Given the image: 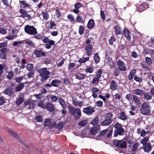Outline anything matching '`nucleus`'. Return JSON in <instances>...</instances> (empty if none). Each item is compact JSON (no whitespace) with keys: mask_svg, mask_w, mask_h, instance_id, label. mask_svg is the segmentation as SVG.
Masks as SVG:
<instances>
[{"mask_svg":"<svg viewBox=\"0 0 154 154\" xmlns=\"http://www.w3.org/2000/svg\"><path fill=\"white\" fill-rule=\"evenodd\" d=\"M69 112L71 115L74 116V119L78 120L81 116V110L79 108H77L70 106H68Z\"/></svg>","mask_w":154,"mask_h":154,"instance_id":"obj_1","label":"nucleus"},{"mask_svg":"<svg viewBox=\"0 0 154 154\" xmlns=\"http://www.w3.org/2000/svg\"><path fill=\"white\" fill-rule=\"evenodd\" d=\"M140 113L143 115H146L150 113V107L149 103L144 102L141 105L140 109Z\"/></svg>","mask_w":154,"mask_h":154,"instance_id":"obj_2","label":"nucleus"},{"mask_svg":"<svg viewBox=\"0 0 154 154\" xmlns=\"http://www.w3.org/2000/svg\"><path fill=\"white\" fill-rule=\"evenodd\" d=\"M24 31L27 34L31 35H35L37 33L35 28L33 26L27 25L24 27Z\"/></svg>","mask_w":154,"mask_h":154,"instance_id":"obj_3","label":"nucleus"},{"mask_svg":"<svg viewBox=\"0 0 154 154\" xmlns=\"http://www.w3.org/2000/svg\"><path fill=\"white\" fill-rule=\"evenodd\" d=\"M38 72L40 73L39 76L42 77V79L46 80L49 77V75L50 74V72L47 70L46 68H44L39 69Z\"/></svg>","mask_w":154,"mask_h":154,"instance_id":"obj_4","label":"nucleus"},{"mask_svg":"<svg viewBox=\"0 0 154 154\" xmlns=\"http://www.w3.org/2000/svg\"><path fill=\"white\" fill-rule=\"evenodd\" d=\"M137 132L140 136L143 137H149L152 135V133L150 131H146L144 129L141 128H138L137 130Z\"/></svg>","mask_w":154,"mask_h":154,"instance_id":"obj_5","label":"nucleus"},{"mask_svg":"<svg viewBox=\"0 0 154 154\" xmlns=\"http://www.w3.org/2000/svg\"><path fill=\"white\" fill-rule=\"evenodd\" d=\"M95 111L93 107L91 106H88L83 109V112L88 115L91 114Z\"/></svg>","mask_w":154,"mask_h":154,"instance_id":"obj_6","label":"nucleus"},{"mask_svg":"<svg viewBox=\"0 0 154 154\" xmlns=\"http://www.w3.org/2000/svg\"><path fill=\"white\" fill-rule=\"evenodd\" d=\"M117 64L119 69L120 70L125 71L126 70V66L123 61L119 60L117 61Z\"/></svg>","mask_w":154,"mask_h":154,"instance_id":"obj_7","label":"nucleus"},{"mask_svg":"<svg viewBox=\"0 0 154 154\" xmlns=\"http://www.w3.org/2000/svg\"><path fill=\"white\" fill-rule=\"evenodd\" d=\"M128 144L129 146L133 147L131 151L133 152L137 150L139 145V143H134L131 141H128Z\"/></svg>","mask_w":154,"mask_h":154,"instance_id":"obj_8","label":"nucleus"},{"mask_svg":"<svg viewBox=\"0 0 154 154\" xmlns=\"http://www.w3.org/2000/svg\"><path fill=\"white\" fill-rule=\"evenodd\" d=\"M100 130V126L99 125H97L91 128L90 130V133L92 135H94L98 132Z\"/></svg>","mask_w":154,"mask_h":154,"instance_id":"obj_9","label":"nucleus"},{"mask_svg":"<svg viewBox=\"0 0 154 154\" xmlns=\"http://www.w3.org/2000/svg\"><path fill=\"white\" fill-rule=\"evenodd\" d=\"M93 46L91 44H88L86 45L85 50L86 51V55L88 56L91 55L93 51L92 50Z\"/></svg>","mask_w":154,"mask_h":154,"instance_id":"obj_10","label":"nucleus"},{"mask_svg":"<svg viewBox=\"0 0 154 154\" xmlns=\"http://www.w3.org/2000/svg\"><path fill=\"white\" fill-rule=\"evenodd\" d=\"M124 132L125 130L122 128L118 130H115L114 131V136L115 137H117L118 134L120 135H122L124 134Z\"/></svg>","mask_w":154,"mask_h":154,"instance_id":"obj_11","label":"nucleus"},{"mask_svg":"<svg viewBox=\"0 0 154 154\" xmlns=\"http://www.w3.org/2000/svg\"><path fill=\"white\" fill-rule=\"evenodd\" d=\"M34 54L37 57H40L42 56H45L46 54L41 50H35L34 52Z\"/></svg>","mask_w":154,"mask_h":154,"instance_id":"obj_12","label":"nucleus"},{"mask_svg":"<svg viewBox=\"0 0 154 154\" xmlns=\"http://www.w3.org/2000/svg\"><path fill=\"white\" fill-rule=\"evenodd\" d=\"M118 118L122 120L125 121L127 119L128 117L124 112H121L119 114Z\"/></svg>","mask_w":154,"mask_h":154,"instance_id":"obj_13","label":"nucleus"},{"mask_svg":"<svg viewBox=\"0 0 154 154\" xmlns=\"http://www.w3.org/2000/svg\"><path fill=\"white\" fill-rule=\"evenodd\" d=\"M118 85L114 80L112 81L110 83V88L112 91H115L117 89Z\"/></svg>","mask_w":154,"mask_h":154,"instance_id":"obj_14","label":"nucleus"},{"mask_svg":"<svg viewBox=\"0 0 154 154\" xmlns=\"http://www.w3.org/2000/svg\"><path fill=\"white\" fill-rule=\"evenodd\" d=\"M133 93L134 94L140 96H141L143 95L144 92L141 89H134L132 91Z\"/></svg>","mask_w":154,"mask_h":154,"instance_id":"obj_15","label":"nucleus"},{"mask_svg":"<svg viewBox=\"0 0 154 154\" xmlns=\"http://www.w3.org/2000/svg\"><path fill=\"white\" fill-rule=\"evenodd\" d=\"M152 146L150 143H147L143 145V148L145 152H149L152 149Z\"/></svg>","mask_w":154,"mask_h":154,"instance_id":"obj_16","label":"nucleus"},{"mask_svg":"<svg viewBox=\"0 0 154 154\" xmlns=\"http://www.w3.org/2000/svg\"><path fill=\"white\" fill-rule=\"evenodd\" d=\"M91 90L92 93V96L94 98H97V93L100 91L99 89L95 87L93 88Z\"/></svg>","mask_w":154,"mask_h":154,"instance_id":"obj_17","label":"nucleus"},{"mask_svg":"<svg viewBox=\"0 0 154 154\" xmlns=\"http://www.w3.org/2000/svg\"><path fill=\"white\" fill-rule=\"evenodd\" d=\"M45 109H46L49 111L52 112L54 110V107L52 104L50 103H48L45 105Z\"/></svg>","mask_w":154,"mask_h":154,"instance_id":"obj_18","label":"nucleus"},{"mask_svg":"<svg viewBox=\"0 0 154 154\" xmlns=\"http://www.w3.org/2000/svg\"><path fill=\"white\" fill-rule=\"evenodd\" d=\"M148 5L146 2H145L143 4H142L139 7V11L141 12L143 11L144 9L147 8H148Z\"/></svg>","mask_w":154,"mask_h":154,"instance_id":"obj_19","label":"nucleus"},{"mask_svg":"<svg viewBox=\"0 0 154 154\" xmlns=\"http://www.w3.org/2000/svg\"><path fill=\"white\" fill-rule=\"evenodd\" d=\"M124 35L126 37L127 39L129 41H130L131 39V37L130 35V33L128 29L125 28L124 30Z\"/></svg>","mask_w":154,"mask_h":154,"instance_id":"obj_20","label":"nucleus"},{"mask_svg":"<svg viewBox=\"0 0 154 154\" xmlns=\"http://www.w3.org/2000/svg\"><path fill=\"white\" fill-rule=\"evenodd\" d=\"M73 104L74 106H79L80 107L84 105V104L83 102L78 101L77 100H74L73 102Z\"/></svg>","mask_w":154,"mask_h":154,"instance_id":"obj_21","label":"nucleus"},{"mask_svg":"<svg viewBox=\"0 0 154 154\" xmlns=\"http://www.w3.org/2000/svg\"><path fill=\"white\" fill-rule=\"evenodd\" d=\"M94 23L93 19H90L88 21L87 24V27L89 29H92L94 26Z\"/></svg>","mask_w":154,"mask_h":154,"instance_id":"obj_22","label":"nucleus"},{"mask_svg":"<svg viewBox=\"0 0 154 154\" xmlns=\"http://www.w3.org/2000/svg\"><path fill=\"white\" fill-rule=\"evenodd\" d=\"M113 114L111 112L108 113L105 115L104 117L105 118V119L109 120L110 122H112V118Z\"/></svg>","mask_w":154,"mask_h":154,"instance_id":"obj_23","label":"nucleus"},{"mask_svg":"<svg viewBox=\"0 0 154 154\" xmlns=\"http://www.w3.org/2000/svg\"><path fill=\"white\" fill-rule=\"evenodd\" d=\"M107 63L110 68H112L115 67V65L113 61L111 58L109 57L107 59Z\"/></svg>","mask_w":154,"mask_h":154,"instance_id":"obj_24","label":"nucleus"},{"mask_svg":"<svg viewBox=\"0 0 154 154\" xmlns=\"http://www.w3.org/2000/svg\"><path fill=\"white\" fill-rule=\"evenodd\" d=\"M133 98L134 102L137 104L140 105L141 104L140 98L135 95H133Z\"/></svg>","mask_w":154,"mask_h":154,"instance_id":"obj_25","label":"nucleus"},{"mask_svg":"<svg viewBox=\"0 0 154 154\" xmlns=\"http://www.w3.org/2000/svg\"><path fill=\"white\" fill-rule=\"evenodd\" d=\"M58 101L63 109H66V106L64 100L62 98H59L58 100Z\"/></svg>","mask_w":154,"mask_h":154,"instance_id":"obj_26","label":"nucleus"},{"mask_svg":"<svg viewBox=\"0 0 154 154\" xmlns=\"http://www.w3.org/2000/svg\"><path fill=\"white\" fill-rule=\"evenodd\" d=\"M25 83H22L19 84L16 88L15 91L18 92L21 91L24 86Z\"/></svg>","mask_w":154,"mask_h":154,"instance_id":"obj_27","label":"nucleus"},{"mask_svg":"<svg viewBox=\"0 0 154 154\" xmlns=\"http://www.w3.org/2000/svg\"><path fill=\"white\" fill-rule=\"evenodd\" d=\"M85 76L84 74H82L80 72L78 73L75 75V78L79 80L83 79L85 77Z\"/></svg>","mask_w":154,"mask_h":154,"instance_id":"obj_28","label":"nucleus"},{"mask_svg":"<svg viewBox=\"0 0 154 154\" xmlns=\"http://www.w3.org/2000/svg\"><path fill=\"white\" fill-rule=\"evenodd\" d=\"M114 29L116 35H119L121 34V29L120 27L117 25L115 26Z\"/></svg>","mask_w":154,"mask_h":154,"instance_id":"obj_29","label":"nucleus"},{"mask_svg":"<svg viewBox=\"0 0 154 154\" xmlns=\"http://www.w3.org/2000/svg\"><path fill=\"white\" fill-rule=\"evenodd\" d=\"M135 72V70L134 69H133L130 72L128 75V78L129 80H131L133 79Z\"/></svg>","mask_w":154,"mask_h":154,"instance_id":"obj_30","label":"nucleus"},{"mask_svg":"<svg viewBox=\"0 0 154 154\" xmlns=\"http://www.w3.org/2000/svg\"><path fill=\"white\" fill-rule=\"evenodd\" d=\"M111 123V122H110L109 120L105 119V120H103L101 124V125L103 126H108Z\"/></svg>","mask_w":154,"mask_h":154,"instance_id":"obj_31","label":"nucleus"},{"mask_svg":"<svg viewBox=\"0 0 154 154\" xmlns=\"http://www.w3.org/2000/svg\"><path fill=\"white\" fill-rule=\"evenodd\" d=\"M76 20L77 22L83 23L84 22L85 19L81 16L78 15L76 17Z\"/></svg>","mask_w":154,"mask_h":154,"instance_id":"obj_32","label":"nucleus"},{"mask_svg":"<svg viewBox=\"0 0 154 154\" xmlns=\"http://www.w3.org/2000/svg\"><path fill=\"white\" fill-rule=\"evenodd\" d=\"M60 83L59 81L57 80H53L51 83L52 85L56 87L58 86Z\"/></svg>","mask_w":154,"mask_h":154,"instance_id":"obj_33","label":"nucleus"},{"mask_svg":"<svg viewBox=\"0 0 154 154\" xmlns=\"http://www.w3.org/2000/svg\"><path fill=\"white\" fill-rule=\"evenodd\" d=\"M144 98L147 100H149L152 97L151 94L148 93H144Z\"/></svg>","mask_w":154,"mask_h":154,"instance_id":"obj_34","label":"nucleus"},{"mask_svg":"<svg viewBox=\"0 0 154 154\" xmlns=\"http://www.w3.org/2000/svg\"><path fill=\"white\" fill-rule=\"evenodd\" d=\"M149 137H145L140 141L141 143L143 145H145L147 143V142L148 141Z\"/></svg>","mask_w":154,"mask_h":154,"instance_id":"obj_35","label":"nucleus"},{"mask_svg":"<svg viewBox=\"0 0 154 154\" xmlns=\"http://www.w3.org/2000/svg\"><path fill=\"white\" fill-rule=\"evenodd\" d=\"M24 99L23 98L20 97L16 100V103L17 105H19L22 103Z\"/></svg>","mask_w":154,"mask_h":154,"instance_id":"obj_36","label":"nucleus"},{"mask_svg":"<svg viewBox=\"0 0 154 154\" xmlns=\"http://www.w3.org/2000/svg\"><path fill=\"white\" fill-rule=\"evenodd\" d=\"M89 60V57H83L80 59L78 61L79 63H85V62Z\"/></svg>","mask_w":154,"mask_h":154,"instance_id":"obj_37","label":"nucleus"},{"mask_svg":"<svg viewBox=\"0 0 154 154\" xmlns=\"http://www.w3.org/2000/svg\"><path fill=\"white\" fill-rule=\"evenodd\" d=\"M99 79L96 77H94L92 80V84L93 85H97L99 82Z\"/></svg>","mask_w":154,"mask_h":154,"instance_id":"obj_38","label":"nucleus"},{"mask_svg":"<svg viewBox=\"0 0 154 154\" xmlns=\"http://www.w3.org/2000/svg\"><path fill=\"white\" fill-rule=\"evenodd\" d=\"M100 57L97 53H96L94 56V61L96 63H97L100 61Z\"/></svg>","mask_w":154,"mask_h":154,"instance_id":"obj_39","label":"nucleus"},{"mask_svg":"<svg viewBox=\"0 0 154 154\" xmlns=\"http://www.w3.org/2000/svg\"><path fill=\"white\" fill-rule=\"evenodd\" d=\"M42 15L43 17V19L47 20L49 18V15L48 13L47 12H44L42 13Z\"/></svg>","mask_w":154,"mask_h":154,"instance_id":"obj_40","label":"nucleus"},{"mask_svg":"<svg viewBox=\"0 0 154 154\" xmlns=\"http://www.w3.org/2000/svg\"><path fill=\"white\" fill-rule=\"evenodd\" d=\"M87 123V120H83L80 121L78 123L79 126H85Z\"/></svg>","mask_w":154,"mask_h":154,"instance_id":"obj_41","label":"nucleus"},{"mask_svg":"<svg viewBox=\"0 0 154 154\" xmlns=\"http://www.w3.org/2000/svg\"><path fill=\"white\" fill-rule=\"evenodd\" d=\"M63 123L60 122L58 123L56 126V128L58 130H61L63 128Z\"/></svg>","mask_w":154,"mask_h":154,"instance_id":"obj_42","label":"nucleus"},{"mask_svg":"<svg viewBox=\"0 0 154 154\" xmlns=\"http://www.w3.org/2000/svg\"><path fill=\"white\" fill-rule=\"evenodd\" d=\"M3 93L5 94L10 96L12 94V92L11 90L9 89H6L3 92Z\"/></svg>","mask_w":154,"mask_h":154,"instance_id":"obj_43","label":"nucleus"},{"mask_svg":"<svg viewBox=\"0 0 154 154\" xmlns=\"http://www.w3.org/2000/svg\"><path fill=\"white\" fill-rule=\"evenodd\" d=\"M94 71V68L92 67H89L85 69V71L86 73H92Z\"/></svg>","mask_w":154,"mask_h":154,"instance_id":"obj_44","label":"nucleus"},{"mask_svg":"<svg viewBox=\"0 0 154 154\" xmlns=\"http://www.w3.org/2000/svg\"><path fill=\"white\" fill-rule=\"evenodd\" d=\"M122 97V95L120 94L117 93L114 96V98L116 100H119Z\"/></svg>","mask_w":154,"mask_h":154,"instance_id":"obj_45","label":"nucleus"},{"mask_svg":"<svg viewBox=\"0 0 154 154\" xmlns=\"http://www.w3.org/2000/svg\"><path fill=\"white\" fill-rule=\"evenodd\" d=\"M51 122V120L50 119H46L44 122V125L46 127L48 126Z\"/></svg>","mask_w":154,"mask_h":154,"instance_id":"obj_46","label":"nucleus"},{"mask_svg":"<svg viewBox=\"0 0 154 154\" xmlns=\"http://www.w3.org/2000/svg\"><path fill=\"white\" fill-rule=\"evenodd\" d=\"M20 17L24 18L26 17L28 19H30V16L27 14L26 12L25 13H23V14H21L20 16Z\"/></svg>","mask_w":154,"mask_h":154,"instance_id":"obj_47","label":"nucleus"},{"mask_svg":"<svg viewBox=\"0 0 154 154\" xmlns=\"http://www.w3.org/2000/svg\"><path fill=\"white\" fill-rule=\"evenodd\" d=\"M122 124L118 122H116L114 125V127L116 128V130H118L122 128Z\"/></svg>","mask_w":154,"mask_h":154,"instance_id":"obj_48","label":"nucleus"},{"mask_svg":"<svg viewBox=\"0 0 154 154\" xmlns=\"http://www.w3.org/2000/svg\"><path fill=\"white\" fill-rule=\"evenodd\" d=\"M145 60L146 63L149 65H151L152 63V60L150 58L148 57H146L145 58Z\"/></svg>","mask_w":154,"mask_h":154,"instance_id":"obj_49","label":"nucleus"},{"mask_svg":"<svg viewBox=\"0 0 154 154\" xmlns=\"http://www.w3.org/2000/svg\"><path fill=\"white\" fill-rule=\"evenodd\" d=\"M33 68V65L31 64H28L27 65L26 69L29 71H31Z\"/></svg>","mask_w":154,"mask_h":154,"instance_id":"obj_50","label":"nucleus"},{"mask_svg":"<svg viewBox=\"0 0 154 154\" xmlns=\"http://www.w3.org/2000/svg\"><path fill=\"white\" fill-rule=\"evenodd\" d=\"M16 35H11L6 37V38L9 40H12L14 39L17 37Z\"/></svg>","mask_w":154,"mask_h":154,"instance_id":"obj_51","label":"nucleus"},{"mask_svg":"<svg viewBox=\"0 0 154 154\" xmlns=\"http://www.w3.org/2000/svg\"><path fill=\"white\" fill-rule=\"evenodd\" d=\"M14 74L13 72L12 71H10L8 72V74L7 75V78L9 79H12L13 76Z\"/></svg>","mask_w":154,"mask_h":154,"instance_id":"obj_52","label":"nucleus"},{"mask_svg":"<svg viewBox=\"0 0 154 154\" xmlns=\"http://www.w3.org/2000/svg\"><path fill=\"white\" fill-rule=\"evenodd\" d=\"M35 119L37 122H42L43 121L42 117L40 116H36L35 118Z\"/></svg>","mask_w":154,"mask_h":154,"instance_id":"obj_53","label":"nucleus"},{"mask_svg":"<svg viewBox=\"0 0 154 154\" xmlns=\"http://www.w3.org/2000/svg\"><path fill=\"white\" fill-rule=\"evenodd\" d=\"M84 29L83 28V27L82 26H79V34L81 35L84 32Z\"/></svg>","mask_w":154,"mask_h":154,"instance_id":"obj_54","label":"nucleus"},{"mask_svg":"<svg viewBox=\"0 0 154 154\" xmlns=\"http://www.w3.org/2000/svg\"><path fill=\"white\" fill-rule=\"evenodd\" d=\"M98 117H96L94 120L91 122V123L93 125H95L98 123Z\"/></svg>","mask_w":154,"mask_h":154,"instance_id":"obj_55","label":"nucleus"},{"mask_svg":"<svg viewBox=\"0 0 154 154\" xmlns=\"http://www.w3.org/2000/svg\"><path fill=\"white\" fill-rule=\"evenodd\" d=\"M27 76L28 78H33L34 76V72L33 71H29L28 73Z\"/></svg>","mask_w":154,"mask_h":154,"instance_id":"obj_56","label":"nucleus"},{"mask_svg":"<svg viewBox=\"0 0 154 154\" xmlns=\"http://www.w3.org/2000/svg\"><path fill=\"white\" fill-rule=\"evenodd\" d=\"M24 76H19L15 78V80L18 83H20L23 79Z\"/></svg>","mask_w":154,"mask_h":154,"instance_id":"obj_57","label":"nucleus"},{"mask_svg":"<svg viewBox=\"0 0 154 154\" xmlns=\"http://www.w3.org/2000/svg\"><path fill=\"white\" fill-rule=\"evenodd\" d=\"M96 106L98 107H102L103 105V102L101 101H98L95 103Z\"/></svg>","mask_w":154,"mask_h":154,"instance_id":"obj_58","label":"nucleus"},{"mask_svg":"<svg viewBox=\"0 0 154 154\" xmlns=\"http://www.w3.org/2000/svg\"><path fill=\"white\" fill-rule=\"evenodd\" d=\"M37 106H38L45 109V105L42 102H39Z\"/></svg>","mask_w":154,"mask_h":154,"instance_id":"obj_59","label":"nucleus"},{"mask_svg":"<svg viewBox=\"0 0 154 154\" xmlns=\"http://www.w3.org/2000/svg\"><path fill=\"white\" fill-rule=\"evenodd\" d=\"M5 98L3 97H1L0 98V105L3 104L5 102Z\"/></svg>","mask_w":154,"mask_h":154,"instance_id":"obj_60","label":"nucleus"},{"mask_svg":"<svg viewBox=\"0 0 154 154\" xmlns=\"http://www.w3.org/2000/svg\"><path fill=\"white\" fill-rule=\"evenodd\" d=\"M8 131L10 134H11L15 138L17 139L19 138L18 136H17L14 132H13L11 130H9Z\"/></svg>","mask_w":154,"mask_h":154,"instance_id":"obj_61","label":"nucleus"},{"mask_svg":"<svg viewBox=\"0 0 154 154\" xmlns=\"http://www.w3.org/2000/svg\"><path fill=\"white\" fill-rule=\"evenodd\" d=\"M121 143V140H115L113 141V144L116 146H118Z\"/></svg>","mask_w":154,"mask_h":154,"instance_id":"obj_62","label":"nucleus"},{"mask_svg":"<svg viewBox=\"0 0 154 154\" xmlns=\"http://www.w3.org/2000/svg\"><path fill=\"white\" fill-rule=\"evenodd\" d=\"M50 98L52 101L54 102H56L57 100V97L54 95H51Z\"/></svg>","mask_w":154,"mask_h":154,"instance_id":"obj_63","label":"nucleus"},{"mask_svg":"<svg viewBox=\"0 0 154 154\" xmlns=\"http://www.w3.org/2000/svg\"><path fill=\"white\" fill-rule=\"evenodd\" d=\"M55 14L57 18H60L61 16V14L59 10H56Z\"/></svg>","mask_w":154,"mask_h":154,"instance_id":"obj_64","label":"nucleus"}]
</instances>
